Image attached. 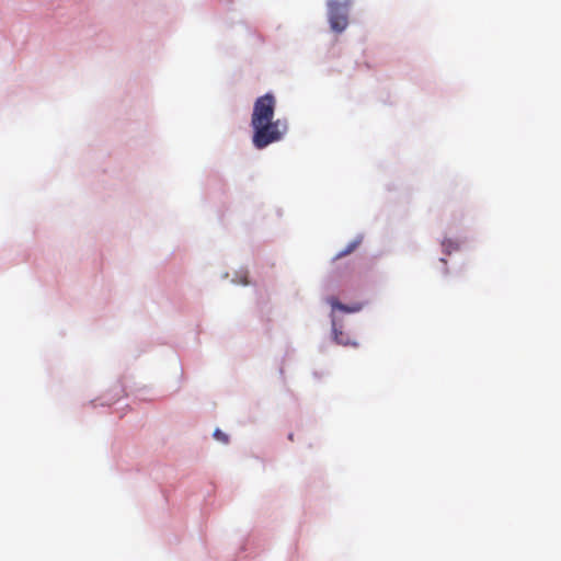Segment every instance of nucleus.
<instances>
[{"label": "nucleus", "mask_w": 561, "mask_h": 561, "mask_svg": "<svg viewBox=\"0 0 561 561\" xmlns=\"http://www.w3.org/2000/svg\"><path fill=\"white\" fill-rule=\"evenodd\" d=\"M275 107L276 99L271 93L257 98L254 102L251 126L253 129L252 142L256 149H263L282 140L287 131L285 121L274 119Z\"/></svg>", "instance_id": "nucleus-1"}, {"label": "nucleus", "mask_w": 561, "mask_h": 561, "mask_svg": "<svg viewBox=\"0 0 561 561\" xmlns=\"http://www.w3.org/2000/svg\"><path fill=\"white\" fill-rule=\"evenodd\" d=\"M351 0H329V22L330 26L335 32H343L348 25L347 10Z\"/></svg>", "instance_id": "nucleus-2"}, {"label": "nucleus", "mask_w": 561, "mask_h": 561, "mask_svg": "<svg viewBox=\"0 0 561 561\" xmlns=\"http://www.w3.org/2000/svg\"><path fill=\"white\" fill-rule=\"evenodd\" d=\"M360 244V240L357 239V240H353L352 242H350L346 248L344 250H342L341 252H339L335 256H334V261L336 260H340L348 254H351L352 252H354L357 247Z\"/></svg>", "instance_id": "nucleus-3"}, {"label": "nucleus", "mask_w": 561, "mask_h": 561, "mask_svg": "<svg viewBox=\"0 0 561 561\" xmlns=\"http://www.w3.org/2000/svg\"><path fill=\"white\" fill-rule=\"evenodd\" d=\"M442 245L443 248L445 249V251L447 253H450L451 250H457L459 248L458 243L457 242H454L453 240L450 239H446L442 242Z\"/></svg>", "instance_id": "nucleus-4"}, {"label": "nucleus", "mask_w": 561, "mask_h": 561, "mask_svg": "<svg viewBox=\"0 0 561 561\" xmlns=\"http://www.w3.org/2000/svg\"><path fill=\"white\" fill-rule=\"evenodd\" d=\"M214 437L225 444L228 443V436L218 428L214 432Z\"/></svg>", "instance_id": "nucleus-5"}, {"label": "nucleus", "mask_w": 561, "mask_h": 561, "mask_svg": "<svg viewBox=\"0 0 561 561\" xmlns=\"http://www.w3.org/2000/svg\"><path fill=\"white\" fill-rule=\"evenodd\" d=\"M342 335H343L342 332L337 333V330L334 329L335 341L340 344L346 345L348 342L346 340H344Z\"/></svg>", "instance_id": "nucleus-6"}, {"label": "nucleus", "mask_w": 561, "mask_h": 561, "mask_svg": "<svg viewBox=\"0 0 561 561\" xmlns=\"http://www.w3.org/2000/svg\"><path fill=\"white\" fill-rule=\"evenodd\" d=\"M336 307L341 310H348L344 305L341 304L336 305Z\"/></svg>", "instance_id": "nucleus-7"}]
</instances>
